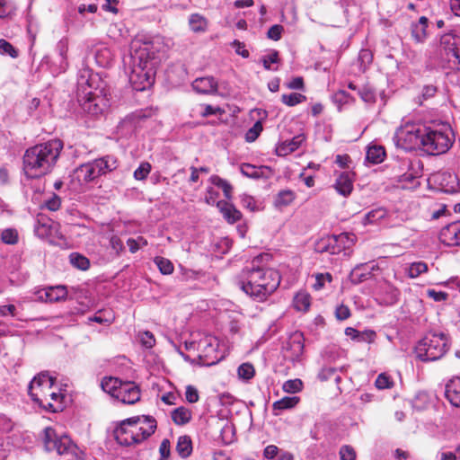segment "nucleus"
Instances as JSON below:
<instances>
[{"label":"nucleus","instance_id":"1","mask_svg":"<svg viewBox=\"0 0 460 460\" xmlns=\"http://www.w3.org/2000/svg\"><path fill=\"white\" fill-rule=\"evenodd\" d=\"M395 138L397 145L405 150L420 149L428 155H438L451 148L455 136L447 123L406 121L396 130Z\"/></svg>","mask_w":460,"mask_h":460},{"label":"nucleus","instance_id":"2","mask_svg":"<svg viewBox=\"0 0 460 460\" xmlns=\"http://www.w3.org/2000/svg\"><path fill=\"white\" fill-rule=\"evenodd\" d=\"M157 63L153 40L143 36H137L131 40L129 55L124 58V65L134 90L144 91L154 84Z\"/></svg>","mask_w":460,"mask_h":460},{"label":"nucleus","instance_id":"3","mask_svg":"<svg viewBox=\"0 0 460 460\" xmlns=\"http://www.w3.org/2000/svg\"><path fill=\"white\" fill-rule=\"evenodd\" d=\"M269 260L270 254H260L236 277L238 288L256 302L266 301L280 284L279 272L261 264Z\"/></svg>","mask_w":460,"mask_h":460},{"label":"nucleus","instance_id":"4","mask_svg":"<svg viewBox=\"0 0 460 460\" xmlns=\"http://www.w3.org/2000/svg\"><path fill=\"white\" fill-rule=\"evenodd\" d=\"M63 142L58 138L37 144L23 155V171L28 178L36 179L50 172L63 149Z\"/></svg>","mask_w":460,"mask_h":460},{"label":"nucleus","instance_id":"5","mask_svg":"<svg viewBox=\"0 0 460 460\" xmlns=\"http://www.w3.org/2000/svg\"><path fill=\"white\" fill-rule=\"evenodd\" d=\"M100 78L88 67L79 70L77 75V96L83 111L92 116L102 114L109 107V99L99 89Z\"/></svg>","mask_w":460,"mask_h":460},{"label":"nucleus","instance_id":"6","mask_svg":"<svg viewBox=\"0 0 460 460\" xmlns=\"http://www.w3.org/2000/svg\"><path fill=\"white\" fill-rule=\"evenodd\" d=\"M156 420L152 416H135L122 420L114 429L117 442L122 446L139 444L155 433Z\"/></svg>","mask_w":460,"mask_h":460},{"label":"nucleus","instance_id":"7","mask_svg":"<svg viewBox=\"0 0 460 460\" xmlns=\"http://www.w3.org/2000/svg\"><path fill=\"white\" fill-rule=\"evenodd\" d=\"M449 346L450 341L444 333L429 334L417 343L415 353L421 361H435L447 353Z\"/></svg>","mask_w":460,"mask_h":460},{"label":"nucleus","instance_id":"8","mask_svg":"<svg viewBox=\"0 0 460 460\" xmlns=\"http://www.w3.org/2000/svg\"><path fill=\"white\" fill-rule=\"evenodd\" d=\"M435 58L441 66L460 72V36L454 32L443 34Z\"/></svg>","mask_w":460,"mask_h":460},{"label":"nucleus","instance_id":"9","mask_svg":"<svg viewBox=\"0 0 460 460\" xmlns=\"http://www.w3.org/2000/svg\"><path fill=\"white\" fill-rule=\"evenodd\" d=\"M118 166L117 159L112 155L95 159L92 162L80 165L75 173L80 181L89 182L102 174L115 170Z\"/></svg>","mask_w":460,"mask_h":460},{"label":"nucleus","instance_id":"10","mask_svg":"<svg viewBox=\"0 0 460 460\" xmlns=\"http://www.w3.org/2000/svg\"><path fill=\"white\" fill-rule=\"evenodd\" d=\"M42 440L49 452H57L58 455H71L77 456L78 447L66 434H58L56 429L47 427L43 429Z\"/></svg>","mask_w":460,"mask_h":460},{"label":"nucleus","instance_id":"11","mask_svg":"<svg viewBox=\"0 0 460 460\" xmlns=\"http://www.w3.org/2000/svg\"><path fill=\"white\" fill-rule=\"evenodd\" d=\"M68 49V39L62 38L58 41L54 54L47 55L42 58L41 66H46L53 75L65 73L69 66L67 58Z\"/></svg>","mask_w":460,"mask_h":460},{"label":"nucleus","instance_id":"12","mask_svg":"<svg viewBox=\"0 0 460 460\" xmlns=\"http://www.w3.org/2000/svg\"><path fill=\"white\" fill-rule=\"evenodd\" d=\"M218 347L219 341L216 337L206 335L201 338L197 344L199 364L209 367L218 363L224 357Z\"/></svg>","mask_w":460,"mask_h":460},{"label":"nucleus","instance_id":"13","mask_svg":"<svg viewBox=\"0 0 460 460\" xmlns=\"http://www.w3.org/2000/svg\"><path fill=\"white\" fill-rule=\"evenodd\" d=\"M55 384V378L47 373H40L35 376L28 386V393L31 400L43 408L46 405V401L49 400L52 391V386Z\"/></svg>","mask_w":460,"mask_h":460},{"label":"nucleus","instance_id":"14","mask_svg":"<svg viewBox=\"0 0 460 460\" xmlns=\"http://www.w3.org/2000/svg\"><path fill=\"white\" fill-rule=\"evenodd\" d=\"M354 242V235L349 233H342L339 235H328L321 238L315 244L317 252H329L337 254L342 249L349 248Z\"/></svg>","mask_w":460,"mask_h":460},{"label":"nucleus","instance_id":"15","mask_svg":"<svg viewBox=\"0 0 460 460\" xmlns=\"http://www.w3.org/2000/svg\"><path fill=\"white\" fill-rule=\"evenodd\" d=\"M402 166L407 172L399 176V182L403 189H413L420 185L419 178L421 176V163L420 160L411 161L408 158L402 160Z\"/></svg>","mask_w":460,"mask_h":460},{"label":"nucleus","instance_id":"16","mask_svg":"<svg viewBox=\"0 0 460 460\" xmlns=\"http://www.w3.org/2000/svg\"><path fill=\"white\" fill-rule=\"evenodd\" d=\"M141 393L134 382H123L119 388L116 399L125 404H134L140 400Z\"/></svg>","mask_w":460,"mask_h":460},{"label":"nucleus","instance_id":"17","mask_svg":"<svg viewBox=\"0 0 460 460\" xmlns=\"http://www.w3.org/2000/svg\"><path fill=\"white\" fill-rule=\"evenodd\" d=\"M439 238L447 246L460 245V222H454L442 228Z\"/></svg>","mask_w":460,"mask_h":460},{"label":"nucleus","instance_id":"18","mask_svg":"<svg viewBox=\"0 0 460 460\" xmlns=\"http://www.w3.org/2000/svg\"><path fill=\"white\" fill-rule=\"evenodd\" d=\"M39 298L45 302H59L67 296V290L65 286L47 287L38 292Z\"/></svg>","mask_w":460,"mask_h":460},{"label":"nucleus","instance_id":"19","mask_svg":"<svg viewBox=\"0 0 460 460\" xmlns=\"http://www.w3.org/2000/svg\"><path fill=\"white\" fill-rule=\"evenodd\" d=\"M94 58L96 64L101 67H109L114 61L113 50L103 43H99L94 47Z\"/></svg>","mask_w":460,"mask_h":460},{"label":"nucleus","instance_id":"20","mask_svg":"<svg viewBox=\"0 0 460 460\" xmlns=\"http://www.w3.org/2000/svg\"><path fill=\"white\" fill-rule=\"evenodd\" d=\"M445 396L450 404L460 409V377L454 376L447 381L445 387Z\"/></svg>","mask_w":460,"mask_h":460},{"label":"nucleus","instance_id":"21","mask_svg":"<svg viewBox=\"0 0 460 460\" xmlns=\"http://www.w3.org/2000/svg\"><path fill=\"white\" fill-rule=\"evenodd\" d=\"M379 270L377 264L374 262L357 265L350 273L351 281L360 283L368 279L374 270Z\"/></svg>","mask_w":460,"mask_h":460},{"label":"nucleus","instance_id":"22","mask_svg":"<svg viewBox=\"0 0 460 460\" xmlns=\"http://www.w3.org/2000/svg\"><path fill=\"white\" fill-rule=\"evenodd\" d=\"M305 140L304 135H297L292 139L283 141L276 146V153L279 156H286L297 150Z\"/></svg>","mask_w":460,"mask_h":460},{"label":"nucleus","instance_id":"23","mask_svg":"<svg viewBox=\"0 0 460 460\" xmlns=\"http://www.w3.org/2000/svg\"><path fill=\"white\" fill-rule=\"evenodd\" d=\"M337 192L344 197L349 196L353 190V177L349 172H341L334 183Z\"/></svg>","mask_w":460,"mask_h":460},{"label":"nucleus","instance_id":"24","mask_svg":"<svg viewBox=\"0 0 460 460\" xmlns=\"http://www.w3.org/2000/svg\"><path fill=\"white\" fill-rule=\"evenodd\" d=\"M192 88L199 93H214L217 91V83L212 76L200 77L193 81Z\"/></svg>","mask_w":460,"mask_h":460},{"label":"nucleus","instance_id":"25","mask_svg":"<svg viewBox=\"0 0 460 460\" xmlns=\"http://www.w3.org/2000/svg\"><path fill=\"white\" fill-rule=\"evenodd\" d=\"M217 207L222 213L224 218L230 224L235 223L242 217V213L233 204L227 201L219 200L217 203Z\"/></svg>","mask_w":460,"mask_h":460},{"label":"nucleus","instance_id":"26","mask_svg":"<svg viewBox=\"0 0 460 460\" xmlns=\"http://www.w3.org/2000/svg\"><path fill=\"white\" fill-rule=\"evenodd\" d=\"M49 395V400L46 401V405L43 406V409L49 412H58L64 409V395L59 392H56L54 385L52 386V391Z\"/></svg>","mask_w":460,"mask_h":460},{"label":"nucleus","instance_id":"27","mask_svg":"<svg viewBox=\"0 0 460 460\" xmlns=\"http://www.w3.org/2000/svg\"><path fill=\"white\" fill-rule=\"evenodd\" d=\"M429 20L425 16H421L419 21L412 24L411 26V35L413 39L417 42H423L428 34H427V28H428Z\"/></svg>","mask_w":460,"mask_h":460},{"label":"nucleus","instance_id":"28","mask_svg":"<svg viewBox=\"0 0 460 460\" xmlns=\"http://www.w3.org/2000/svg\"><path fill=\"white\" fill-rule=\"evenodd\" d=\"M299 402V398L296 396H285L280 400L276 401L272 404V411L274 415H279L281 411L294 408Z\"/></svg>","mask_w":460,"mask_h":460},{"label":"nucleus","instance_id":"29","mask_svg":"<svg viewBox=\"0 0 460 460\" xmlns=\"http://www.w3.org/2000/svg\"><path fill=\"white\" fill-rule=\"evenodd\" d=\"M304 351V343L303 341L298 340H292L289 344L288 348L286 350L285 357L288 359H290L293 362L298 361L303 354Z\"/></svg>","mask_w":460,"mask_h":460},{"label":"nucleus","instance_id":"30","mask_svg":"<svg viewBox=\"0 0 460 460\" xmlns=\"http://www.w3.org/2000/svg\"><path fill=\"white\" fill-rule=\"evenodd\" d=\"M208 20L199 13H192L189 17V26L195 33H203L208 30Z\"/></svg>","mask_w":460,"mask_h":460},{"label":"nucleus","instance_id":"31","mask_svg":"<svg viewBox=\"0 0 460 460\" xmlns=\"http://www.w3.org/2000/svg\"><path fill=\"white\" fill-rule=\"evenodd\" d=\"M191 416V411L184 406L178 407L171 412L172 421L179 426L189 423Z\"/></svg>","mask_w":460,"mask_h":460},{"label":"nucleus","instance_id":"32","mask_svg":"<svg viewBox=\"0 0 460 460\" xmlns=\"http://www.w3.org/2000/svg\"><path fill=\"white\" fill-rule=\"evenodd\" d=\"M296 199V193L291 190H280L274 199V206L279 209L290 205Z\"/></svg>","mask_w":460,"mask_h":460},{"label":"nucleus","instance_id":"33","mask_svg":"<svg viewBox=\"0 0 460 460\" xmlns=\"http://www.w3.org/2000/svg\"><path fill=\"white\" fill-rule=\"evenodd\" d=\"M121 384L122 381L117 377L105 376L102 380L101 386L105 393L116 398V395L119 392V388L121 385Z\"/></svg>","mask_w":460,"mask_h":460},{"label":"nucleus","instance_id":"34","mask_svg":"<svg viewBox=\"0 0 460 460\" xmlns=\"http://www.w3.org/2000/svg\"><path fill=\"white\" fill-rule=\"evenodd\" d=\"M176 451L181 458H187L192 452V442L189 436H181L178 438Z\"/></svg>","mask_w":460,"mask_h":460},{"label":"nucleus","instance_id":"35","mask_svg":"<svg viewBox=\"0 0 460 460\" xmlns=\"http://www.w3.org/2000/svg\"><path fill=\"white\" fill-rule=\"evenodd\" d=\"M387 216V210L385 208H376L368 211L364 218L363 225L376 224Z\"/></svg>","mask_w":460,"mask_h":460},{"label":"nucleus","instance_id":"36","mask_svg":"<svg viewBox=\"0 0 460 460\" xmlns=\"http://www.w3.org/2000/svg\"><path fill=\"white\" fill-rule=\"evenodd\" d=\"M385 156V148L382 146H370L367 151V160L372 164H379Z\"/></svg>","mask_w":460,"mask_h":460},{"label":"nucleus","instance_id":"37","mask_svg":"<svg viewBox=\"0 0 460 460\" xmlns=\"http://www.w3.org/2000/svg\"><path fill=\"white\" fill-rule=\"evenodd\" d=\"M293 305L297 311H307L311 305L310 295L305 291L298 292L294 297Z\"/></svg>","mask_w":460,"mask_h":460},{"label":"nucleus","instance_id":"38","mask_svg":"<svg viewBox=\"0 0 460 460\" xmlns=\"http://www.w3.org/2000/svg\"><path fill=\"white\" fill-rule=\"evenodd\" d=\"M343 369L344 367L337 368L333 367H324L319 372L318 377L322 381H326L333 378L336 383H339L341 379L340 372H341Z\"/></svg>","mask_w":460,"mask_h":460},{"label":"nucleus","instance_id":"39","mask_svg":"<svg viewBox=\"0 0 460 460\" xmlns=\"http://www.w3.org/2000/svg\"><path fill=\"white\" fill-rule=\"evenodd\" d=\"M429 270L428 264L424 261H414L406 269V273L409 278L415 279L418 278L422 273L427 272Z\"/></svg>","mask_w":460,"mask_h":460},{"label":"nucleus","instance_id":"40","mask_svg":"<svg viewBox=\"0 0 460 460\" xmlns=\"http://www.w3.org/2000/svg\"><path fill=\"white\" fill-rule=\"evenodd\" d=\"M69 260H70L71 264L75 268H77L82 270H87L90 266L89 260L85 256L81 255L77 252L71 253L69 256Z\"/></svg>","mask_w":460,"mask_h":460},{"label":"nucleus","instance_id":"41","mask_svg":"<svg viewBox=\"0 0 460 460\" xmlns=\"http://www.w3.org/2000/svg\"><path fill=\"white\" fill-rule=\"evenodd\" d=\"M255 369L251 363H243L237 368L238 377L244 381H249L254 376Z\"/></svg>","mask_w":460,"mask_h":460},{"label":"nucleus","instance_id":"42","mask_svg":"<svg viewBox=\"0 0 460 460\" xmlns=\"http://www.w3.org/2000/svg\"><path fill=\"white\" fill-rule=\"evenodd\" d=\"M240 171L243 175L252 179H259L262 174V170L261 167H257L250 164H242Z\"/></svg>","mask_w":460,"mask_h":460},{"label":"nucleus","instance_id":"43","mask_svg":"<svg viewBox=\"0 0 460 460\" xmlns=\"http://www.w3.org/2000/svg\"><path fill=\"white\" fill-rule=\"evenodd\" d=\"M312 279H314L312 287L314 290L318 291L324 288L326 283H330L332 277L330 273H318L313 276Z\"/></svg>","mask_w":460,"mask_h":460},{"label":"nucleus","instance_id":"44","mask_svg":"<svg viewBox=\"0 0 460 460\" xmlns=\"http://www.w3.org/2000/svg\"><path fill=\"white\" fill-rule=\"evenodd\" d=\"M210 181L213 185L217 186L223 190L224 195L226 199L231 198L232 186L224 179L219 176L213 175L210 177Z\"/></svg>","mask_w":460,"mask_h":460},{"label":"nucleus","instance_id":"45","mask_svg":"<svg viewBox=\"0 0 460 460\" xmlns=\"http://www.w3.org/2000/svg\"><path fill=\"white\" fill-rule=\"evenodd\" d=\"M306 97L301 93H292L289 94H283L281 96V101L284 104L288 106H295L298 103H301L305 102Z\"/></svg>","mask_w":460,"mask_h":460},{"label":"nucleus","instance_id":"46","mask_svg":"<svg viewBox=\"0 0 460 460\" xmlns=\"http://www.w3.org/2000/svg\"><path fill=\"white\" fill-rule=\"evenodd\" d=\"M155 263L156 264L162 274L169 275L173 272V264L168 259H165L164 257H156L155 259Z\"/></svg>","mask_w":460,"mask_h":460},{"label":"nucleus","instance_id":"47","mask_svg":"<svg viewBox=\"0 0 460 460\" xmlns=\"http://www.w3.org/2000/svg\"><path fill=\"white\" fill-rule=\"evenodd\" d=\"M385 292L386 294V297L385 298V302L388 305L395 304L400 296V291L397 288L393 285L386 284L384 288Z\"/></svg>","mask_w":460,"mask_h":460},{"label":"nucleus","instance_id":"48","mask_svg":"<svg viewBox=\"0 0 460 460\" xmlns=\"http://www.w3.org/2000/svg\"><path fill=\"white\" fill-rule=\"evenodd\" d=\"M263 129L262 123L261 120L256 121L253 126L247 130L245 133V140L246 142L252 143L254 142L258 137L261 135Z\"/></svg>","mask_w":460,"mask_h":460},{"label":"nucleus","instance_id":"49","mask_svg":"<svg viewBox=\"0 0 460 460\" xmlns=\"http://www.w3.org/2000/svg\"><path fill=\"white\" fill-rule=\"evenodd\" d=\"M1 240L6 244L13 245L18 242V232L13 228H6L1 234Z\"/></svg>","mask_w":460,"mask_h":460},{"label":"nucleus","instance_id":"50","mask_svg":"<svg viewBox=\"0 0 460 460\" xmlns=\"http://www.w3.org/2000/svg\"><path fill=\"white\" fill-rule=\"evenodd\" d=\"M15 5L12 1L0 0V19L11 16L15 12Z\"/></svg>","mask_w":460,"mask_h":460},{"label":"nucleus","instance_id":"51","mask_svg":"<svg viewBox=\"0 0 460 460\" xmlns=\"http://www.w3.org/2000/svg\"><path fill=\"white\" fill-rule=\"evenodd\" d=\"M360 98L367 103H373L376 102V92L370 86H363L358 90Z\"/></svg>","mask_w":460,"mask_h":460},{"label":"nucleus","instance_id":"52","mask_svg":"<svg viewBox=\"0 0 460 460\" xmlns=\"http://www.w3.org/2000/svg\"><path fill=\"white\" fill-rule=\"evenodd\" d=\"M151 172V164L147 162H143L134 172V178L137 181L145 180Z\"/></svg>","mask_w":460,"mask_h":460},{"label":"nucleus","instance_id":"53","mask_svg":"<svg viewBox=\"0 0 460 460\" xmlns=\"http://www.w3.org/2000/svg\"><path fill=\"white\" fill-rule=\"evenodd\" d=\"M303 387V383L300 379H293L286 381L282 388L286 393L295 394L299 392Z\"/></svg>","mask_w":460,"mask_h":460},{"label":"nucleus","instance_id":"54","mask_svg":"<svg viewBox=\"0 0 460 460\" xmlns=\"http://www.w3.org/2000/svg\"><path fill=\"white\" fill-rule=\"evenodd\" d=\"M360 68L365 71L373 61V54L369 49H361L358 54Z\"/></svg>","mask_w":460,"mask_h":460},{"label":"nucleus","instance_id":"55","mask_svg":"<svg viewBox=\"0 0 460 460\" xmlns=\"http://www.w3.org/2000/svg\"><path fill=\"white\" fill-rule=\"evenodd\" d=\"M375 385L379 390L388 389L394 385L391 377L385 374H380L376 379Z\"/></svg>","mask_w":460,"mask_h":460},{"label":"nucleus","instance_id":"56","mask_svg":"<svg viewBox=\"0 0 460 460\" xmlns=\"http://www.w3.org/2000/svg\"><path fill=\"white\" fill-rule=\"evenodd\" d=\"M262 64L265 69L276 71V67H272L271 65L279 62V53L272 51L270 54L262 57Z\"/></svg>","mask_w":460,"mask_h":460},{"label":"nucleus","instance_id":"57","mask_svg":"<svg viewBox=\"0 0 460 460\" xmlns=\"http://www.w3.org/2000/svg\"><path fill=\"white\" fill-rule=\"evenodd\" d=\"M0 54L8 55L11 58L18 57V51L14 49V47L3 39L0 40Z\"/></svg>","mask_w":460,"mask_h":460},{"label":"nucleus","instance_id":"58","mask_svg":"<svg viewBox=\"0 0 460 460\" xmlns=\"http://www.w3.org/2000/svg\"><path fill=\"white\" fill-rule=\"evenodd\" d=\"M460 456V446L456 448V452L440 450L436 455V460H457Z\"/></svg>","mask_w":460,"mask_h":460},{"label":"nucleus","instance_id":"59","mask_svg":"<svg viewBox=\"0 0 460 460\" xmlns=\"http://www.w3.org/2000/svg\"><path fill=\"white\" fill-rule=\"evenodd\" d=\"M139 340L143 346L151 349L155 344V339L151 332L146 331L139 333Z\"/></svg>","mask_w":460,"mask_h":460},{"label":"nucleus","instance_id":"60","mask_svg":"<svg viewBox=\"0 0 460 460\" xmlns=\"http://www.w3.org/2000/svg\"><path fill=\"white\" fill-rule=\"evenodd\" d=\"M282 449H279L275 445H269L263 450V460H273L279 456Z\"/></svg>","mask_w":460,"mask_h":460},{"label":"nucleus","instance_id":"61","mask_svg":"<svg viewBox=\"0 0 460 460\" xmlns=\"http://www.w3.org/2000/svg\"><path fill=\"white\" fill-rule=\"evenodd\" d=\"M160 460H167L171 455V443L168 438H164L159 447Z\"/></svg>","mask_w":460,"mask_h":460},{"label":"nucleus","instance_id":"62","mask_svg":"<svg viewBox=\"0 0 460 460\" xmlns=\"http://www.w3.org/2000/svg\"><path fill=\"white\" fill-rule=\"evenodd\" d=\"M376 337V334L374 331L367 330L364 332H358V335L356 341L359 342L372 343L374 342Z\"/></svg>","mask_w":460,"mask_h":460},{"label":"nucleus","instance_id":"63","mask_svg":"<svg viewBox=\"0 0 460 460\" xmlns=\"http://www.w3.org/2000/svg\"><path fill=\"white\" fill-rule=\"evenodd\" d=\"M241 204L243 208L249 209L250 211H255L257 208L256 200L254 198L247 194H243L241 196Z\"/></svg>","mask_w":460,"mask_h":460},{"label":"nucleus","instance_id":"64","mask_svg":"<svg viewBox=\"0 0 460 460\" xmlns=\"http://www.w3.org/2000/svg\"><path fill=\"white\" fill-rule=\"evenodd\" d=\"M341 460H356V454L349 446H343L340 450Z\"/></svg>","mask_w":460,"mask_h":460}]
</instances>
